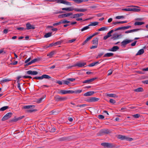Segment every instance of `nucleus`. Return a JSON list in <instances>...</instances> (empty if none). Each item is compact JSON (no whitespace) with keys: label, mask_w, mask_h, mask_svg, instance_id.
<instances>
[{"label":"nucleus","mask_w":148,"mask_h":148,"mask_svg":"<svg viewBox=\"0 0 148 148\" xmlns=\"http://www.w3.org/2000/svg\"><path fill=\"white\" fill-rule=\"evenodd\" d=\"M62 10H66L69 11H72L73 10L78 12H85L87 10L86 9H78L77 8H74L73 7H70L69 8H63L62 9Z\"/></svg>","instance_id":"nucleus-1"},{"label":"nucleus","mask_w":148,"mask_h":148,"mask_svg":"<svg viewBox=\"0 0 148 148\" xmlns=\"http://www.w3.org/2000/svg\"><path fill=\"white\" fill-rule=\"evenodd\" d=\"M47 1L50 2H55L57 1V2L59 3H63L68 5L71 6V2L67 1L65 0H46Z\"/></svg>","instance_id":"nucleus-2"},{"label":"nucleus","mask_w":148,"mask_h":148,"mask_svg":"<svg viewBox=\"0 0 148 148\" xmlns=\"http://www.w3.org/2000/svg\"><path fill=\"white\" fill-rule=\"evenodd\" d=\"M117 138L121 140H126L127 141H132L133 140V139L131 138H129L127 137V136H123L121 135H118Z\"/></svg>","instance_id":"nucleus-3"},{"label":"nucleus","mask_w":148,"mask_h":148,"mask_svg":"<svg viewBox=\"0 0 148 148\" xmlns=\"http://www.w3.org/2000/svg\"><path fill=\"white\" fill-rule=\"evenodd\" d=\"M75 80V78H68L66 80H62V82L63 84L68 85L70 84L71 82H73Z\"/></svg>","instance_id":"nucleus-4"},{"label":"nucleus","mask_w":148,"mask_h":148,"mask_svg":"<svg viewBox=\"0 0 148 148\" xmlns=\"http://www.w3.org/2000/svg\"><path fill=\"white\" fill-rule=\"evenodd\" d=\"M55 99L56 101H62L66 100L67 98L66 97H61L57 95L55 96Z\"/></svg>","instance_id":"nucleus-5"},{"label":"nucleus","mask_w":148,"mask_h":148,"mask_svg":"<svg viewBox=\"0 0 148 148\" xmlns=\"http://www.w3.org/2000/svg\"><path fill=\"white\" fill-rule=\"evenodd\" d=\"M111 132L108 129H104L101 130L99 132L100 135L104 134H108L110 133Z\"/></svg>","instance_id":"nucleus-6"},{"label":"nucleus","mask_w":148,"mask_h":148,"mask_svg":"<svg viewBox=\"0 0 148 148\" xmlns=\"http://www.w3.org/2000/svg\"><path fill=\"white\" fill-rule=\"evenodd\" d=\"M12 115V112H9L5 114L1 119L2 121H4L10 118Z\"/></svg>","instance_id":"nucleus-7"},{"label":"nucleus","mask_w":148,"mask_h":148,"mask_svg":"<svg viewBox=\"0 0 148 148\" xmlns=\"http://www.w3.org/2000/svg\"><path fill=\"white\" fill-rule=\"evenodd\" d=\"M35 29V27L34 25H31L29 23H28L26 24V28L25 29Z\"/></svg>","instance_id":"nucleus-8"},{"label":"nucleus","mask_w":148,"mask_h":148,"mask_svg":"<svg viewBox=\"0 0 148 148\" xmlns=\"http://www.w3.org/2000/svg\"><path fill=\"white\" fill-rule=\"evenodd\" d=\"M101 145L104 147H107L110 148H112L113 147L112 144L108 143H102L101 144Z\"/></svg>","instance_id":"nucleus-9"},{"label":"nucleus","mask_w":148,"mask_h":148,"mask_svg":"<svg viewBox=\"0 0 148 148\" xmlns=\"http://www.w3.org/2000/svg\"><path fill=\"white\" fill-rule=\"evenodd\" d=\"M73 14L72 13H69L59 15L58 16V17L59 18H61L65 17H68L72 15Z\"/></svg>","instance_id":"nucleus-10"},{"label":"nucleus","mask_w":148,"mask_h":148,"mask_svg":"<svg viewBox=\"0 0 148 148\" xmlns=\"http://www.w3.org/2000/svg\"><path fill=\"white\" fill-rule=\"evenodd\" d=\"M132 41V40H128V39H126L123 41L121 42L122 44L121 45L123 46H125L126 45L130 43Z\"/></svg>","instance_id":"nucleus-11"},{"label":"nucleus","mask_w":148,"mask_h":148,"mask_svg":"<svg viewBox=\"0 0 148 148\" xmlns=\"http://www.w3.org/2000/svg\"><path fill=\"white\" fill-rule=\"evenodd\" d=\"M40 60V59L39 58H35V59L33 60H32L31 61L29 62L28 63H27V64H26V65L27 66L31 64L32 63H35L39 61Z\"/></svg>","instance_id":"nucleus-12"},{"label":"nucleus","mask_w":148,"mask_h":148,"mask_svg":"<svg viewBox=\"0 0 148 148\" xmlns=\"http://www.w3.org/2000/svg\"><path fill=\"white\" fill-rule=\"evenodd\" d=\"M26 73L29 75H35L38 74V72L36 71L29 70L26 71Z\"/></svg>","instance_id":"nucleus-13"},{"label":"nucleus","mask_w":148,"mask_h":148,"mask_svg":"<svg viewBox=\"0 0 148 148\" xmlns=\"http://www.w3.org/2000/svg\"><path fill=\"white\" fill-rule=\"evenodd\" d=\"M99 100V99L95 97H90L87 100V101L90 102H94L97 101Z\"/></svg>","instance_id":"nucleus-14"},{"label":"nucleus","mask_w":148,"mask_h":148,"mask_svg":"<svg viewBox=\"0 0 148 148\" xmlns=\"http://www.w3.org/2000/svg\"><path fill=\"white\" fill-rule=\"evenodd\" d=\"M96 79V78H93L90 79H87L83 82V83L90 84L95 80Z\"/></svg>","instance_id":"nucleus-15"},{"label":"nucleus","mask_w":148,"mask_h":148,"mask_svg":"<svg viewBox=\"0 0 148 148\" xmlns=\"http://www.w3.org/2000/svg\"><path fill=\"white\" fill-rule=\"evenodd\" d=\"M83 14L82 13L75 14H73L72 16H71V18H76L81 16H83Z\"/></svg>","instance_id":"nucleus-16"},{"label":"nucleus","mask_w":148,"mask_h":148,"mask_svg":"<svg viewBox=\"0 0 148 148\" xmlns=\"http://www.w3.org/2000/svg\"><path fill=\"white\" fill-rule=\"evenodd\" d=\"M119 49L117 46H114L111 49H108V51H116Z\"/></svg>","instance_id":"nucleus-17"},{"label":"nucleus","mask_w":148,"mask_h":148,"mask_svg":"<svg viewBox=\"0 0 148 148\" xmlns=\"http://www.w3.org/2000/svg\"><path fill=\"white\" fill-rule=\"evenodd\" d=\"M35 106L33 105H30L28 106H24L23 107V108L24 109H29L30 108H34Z\"/></svg>","instance_id":"nucleus-18"},{"label":"nucleus","mask_w":148,"mask_h":148,"mask_svg":"<svg viewBox=\"0 0 148 148\" xmlns=\"http://www.w3.org/2000/svg\"><path fill=\"white\" fill-rule=\"evenodd\" d=\"M98 38H94L93 39L92 41V43L93 45H97L98 44Z\"/></svg>","instance_id":"nucleus-19"},{"label":"nucleus","mask_w":148,"mask_h":148,"mask_svg":"<svg viewBox=\"0 0 148 148\" xmlns=\"http://www.w3.org/2000/svg\"><path fill=\"white\" fill-rule=\"evenodd\" d=\"M94 93V92L93 91L88 92L85 93L84 95V96H90L93 94Z\"/></svg>","instance_id":"nucleus-20"},{"label":"nucleus","mask_w":148,"mask_h":148,"mask_svg":"<svg viewBox=\"0 0 148 148\" xmlns=\"http://www.w3.org/2000/svg\"><path fill=\"white\" fill-rule=\"evenodd\" d=\"M139 30H140V29H134L132 30L126 31L125 32V34H128L130 33H132L133 32L137 31Z\"/></svg>","instance_id":"nucleus-21"},{"label":"nucleus","mask_w":148,"mask_h":148,"mask_svg":"<svg viewBox=\"0 0 148 148\" xmlns=\"http://www.w3.org/2000/svg\"><path fill=\"white\" fill-rule=\"evenodd\" d=\"M86 65V63L85 62H79L76 64V66L79 67H82Z\"/></svg>","instance_id":"nucleus-22"},{"label":"nucleus","mask_w":148,"mask_h":148,"mask_svg":"<svg viewBox=\"0 0 148 148\" xmlns=\"http://www.w3.org/2000/svg\"><path fill=\"white\" fill-rule=\"evenodd\" d=\"M134 91L136 92H142L143 91V88L141 87H139L137 89L134 90Z\"/></svg>","instance_id":"nucleus-23"},{"label":"nucleus","mask_w":148,"mask_h":148,"mask_svg":"<svg viewBox=\"0 0 148 148\" xmlns=\"http://www.w3.org/2000/svg\"><path fill=\"white\" fill-rule=\"evenodd\" d=\"M114 54L112 53H107L104 55L103 57H109L112 56Z\"/></svg>","instance_id":"nucleus-24"},{"label":"nucleus","mask_w":148,"mask_h":148,"mask_svg":"<svg viewBox=\"0 0 148 148\" xmlns=\"http://www.w3.org/2000/svg\"><path fill=\"white\" fill-rule=\"evenodd\" d=\"M75 2L79 3L84 2L87 1L88 0H73Z\"/></svg>","instance_id":"nucleus-25"},{"label":"nucleus","mask_w":148,"mask_h":148,"mask_svg":"<svg viewBox=\"0 0 148 148\" xmlns=\"http://www.w3.org/2000/svg\"><path fill=\"white\" fill-rule=\"evenodd\" d=\"M144 52V50L143 49H141L138 51L136 54V55H140L143 54Z\"/></svg>","instance_id":"nucleus-26"},{"label":"nucleus","mask_w":148,"mask_h":148,"mask_svg":"<svg viewBox=\"0 0 148 148\" xmlns=\"http://www.w3.org/2000/svg\"><path fill=\"white\" fill-rule=\"evenodd\" d=\"M145 23L143 22H136L135 23L134 25H140Z\"/></svg>","instance_id":"nucleus-27"},{"label":"nucleus","mask_w":148,"mask_h":148,"mask_svg":"<svg viewBox=\"0 0 148 148\" xmlns=\"http://www.w3.org/2000/svg\"><path fill=\"white\" fill-rule=\"evenodd\" d=\"M107 96L109 97L114 98L117 97H118L117 95L114 94H108L107 95Z\"/></svg>","instance_id":"nucleus-28"},{"label":"nucleus","mask_w":148,"mask_h":148,"mask_svg":"<svg viewBox=\"0 0 148 148\" xmlns=\"http://www.w3.org/2000/svg\"><path fill=\"white\" fill-rule=\"evenodd\" d=\"M41 77L42 79L43 78L49 79L51 78V77L47 75H43L41 76Z\"/></svg>","instance_id":"nucleus-29"},{"label":"nucleus","mask_w":148,"mask_h":148,"mask_svg":"<svg viewBox=\"0 0 148 148\" xmlns=\"http://www.w3.org/2000/svg\"><path fill=\"white\" fill-rule=\"evenodd\" d=\"M98 22H91L90 23V24L89 25V26H96V25H97L98 24Z\"/></svg>","instance_id":"nucleus-30"},{"label":"nucleus","mask_w":148,"mask_h":148,"mask_svg":"<svg viewBox=\"0 0 148 148\" xmlns=\"http://www.w3.org/2000/svg\"><path fill=\"white\" fill-rule=\"evenodd\" d=\"M59 94L61 93L62 94H67L66 90H60L58 92Z\"/></svg>","instance_id":"nucleus-31"},{"label":"nucleus","mask_w":148,"mask_h":148,"mask_svg":"<svg viewBox=\"0 0 148 148\" xmlns=\"http://www.w3.org/2000/svg\"><path fill=\"white\" fill-rule=\"evenodd\" d=\"M52 32H48L45 35L44 37L45 38H48L51 36L52 35Z\"/></svg>","instance_id":"nucleus-32"},{"label":"nucleus","mask_w":148,"mask_h":148,"mask_svg":"<svg viewBox=\"0 0 148 148\" xmlns=\"http://www.w3.org/2000/svg\"><path fill=\"white\" fill-rule=\"evenodd\" d=\"M127 23V21H124L121 22H113V24L114 25H116L119 23Z\"/></svg>","instance_id":"nucleus-33"},{"label":"nucleus","mask_w":148,"mask_h":148,"mask_svg":"<svg viewBox=\"0 0 148 148\" xmlns=\"http://www.w3.org/2000/svg\"><path fill=\"white\" fill-rule=\"evenodd\" d=\"M92 38L90 36L87 38L85 41L83 43V45H84L88 41H89Z\"/></svg>","instance_id":"nucleus-34"},{"label":"nucleus","mask_w":148,"mask_h":148,"mask_svg":"<svg viewBox=\"0 0 148 148\" xmlns=\"http://www.w3.org/2000/svg\"><path fill=\"white\" fill-rule=\"evenodd\" d=\"M9 108L8 106H5L1 108L0 109V111H4Z\"/></svg>","instance_id":"nucleus-35"},{"label":"nucleus","mask_w":148,"mask_h":148,"mask_svg":"<svg viewBox=\"0 0 148 148\" xmlns=\"http://www.w3.org/2000/svg\"><path fill=\"white\" fill-rule=\"evenodd\" d=\"M89 28V25L88 26H85L82 28L81 29V30L82 32H83V31L87 30Z\"/></svg>","instance_id":"nucleus-36"},{"label":"nucleus","mask_w":148,"mask_h":148,"mask_svg":"<svg viewBox=\"0 0 148 148\" xmlns=\"http://www.w3.org/2000/svg\"><path fill=\"white\" fill-rule=\"evenodd\" d=\"M11 80V79H4L1 80V82L2 83H4L5 82H8Z\"/></svg>","instance_id":"nucleus-37"},{"label":"nucleus","mask_w":148,"mask_h":148,"mask_svg":"<svg viewBox=\"0 0 148 148\" xmlns=\"http://www.w3.org/2000/svg\"><path fill=\"white\" fill-rule=\"evenodd\" d=\"M54 54V52L51 51L49 53L47 54V56H49L50 58L52 57V56Z\"/></svg>","instance_id":"nucleus-38"},{"label":"nucleus","mask_w":148,"mask_h":148,"mask_svg":"<svg viewBox=\"0 0 148 148\" xmlns=\"http://www.w3.org/2000/svg\"><path fill=\"white\" fill-rule=\"evenodd\" d=\"M114 31V29H112L107 34V35L109 36V37H110L111 36V34L112 33H113Z\"/></svg>","instance_id":"nucleus-39"},{"label":"nucleus","mask_w":148,"mask_h":148,"mask_svg":"<svg viewBox=\"0 0 148 148\" xmlns=\"http://www.w3.org/2000/svg\"><path fill=\"white\" fill-rule=\"evenodd\" d=\"M61 23H64V24H66V23H70V21L66 20H64L63 21H61Z\"/></svg>","instance_id":"nucleus-40"},{"label":"nucleus","mask_w":148,"mask_h":148,"mask_svg":"<svg viewBox=\"0 0 148 148\" xmlns=\"http://www.w3.org/2000/svg\"><path fill=\"white\" fill-rule=\"evenodd\" d=\"M45 97H42L40 99H38L37 101V102L38 103H40L42 100Z\"/></svg>","instance_id":"nucleus-41"},{"label":"nucleus","mask_w":148,"mask_h":148,"mask_svg":"<svg viewBox=\"0 0 148 148\" xmlns=\"http://www.w3.org/2000/svg\"><path fill=\"white\" fill-rule=\"evenodd\" d=\"M104 54L103 52H101L99 53L97 55L96 58H100Z\"/></svg>","instance_id":"nucleus-42"},{"label":"nucleus","mask_w":148,"mask_h":148,"mask_svg":"<svg viewBox=\"0 0 148 148\" xmlns=\"http://www.w3.org/2000/svg\"><path fill=\"white\" fill-rule=\"evenodd\" d=\"M107 28L105 27H102L98 29V31H104L107 29Z\"/></svg>","instance_id":"nucleus-43"},{"label":"nucleus","mask_w":148,"mask_h":148,"mask_svg":"<svg viewBox=\"0 0 148 148\" xmlns=\"http://www.w3.org/2000/svg\"><path fill=\"white\" fill-rule=\"evenodd\" d=\"M122 10L127 11H132V10L131 9V8L122 9Z\"/></svg>","instance_id":"nucleus-44"},{"label":"nucleus","mask_w":148,"mask_h":148,"mask_svg":"<svg viewBox=\"0 0 148 148\" xmlns=\"http://www.w3.org/2000/svg\"><path fill=\"white\" fill-rule=\"evenodd\" d=\"M124 18V16H116L115 18L116 19H119L121 18Z\"/></svg>","instance_id":"nucleus-45"},{"label":"nucleus","mask_w":148,"mask_h":148,"mask_svg":"<svg viewBox=\"0 0 148 148\" xmlns=\"http://www.w3.org/2000/svg\"><path fill=\"white\" fill-rule=\"evenodd\" d=\"M62 42V41H58L55 43H54V45H55V46L57 45H60Z\"/></svg>","instance_id":"nucleus-46"},{"label":"nucleus","mask_w":148,"mask_h":148,"mask_svg":"<svg viewBox=\"0 0 148 148\" xmlns=\"http://www.w3.org/2000/svg\"><path fill=\"white\" fill-rule=\"evenodd\" d=\"M119 36H120L119 35H114L112 38L114 39L115 40L116 39L118 38Z\"/></svg>","instance_id":"nucleus-47"},{"label":"nucleus","mask_w":148,"mask_h":148,"mask_svg":"<svg viewBox=\"0 0 148 148\" xmlns=\"http://www.w3.org/2000/svg\"><path fill=\"white\" fill-rule=\"evenodd\" d=\"M110 102L114 104L116 103V101L112 99H110Z\"/></svg>","instance_id":"nucleus-48"},{"label":"nucleus","mask_w":148,"mask_h":148,"mask_svg":"<svg viewBox=\"0 0 148 148\" xmlns=\"http://www.w3.org/2000/svg\"><path fill=\"white\" fill-rule=\"evenodd\" d=\"M61 24V21H60L59 22L54 23L53 24V26H56L58 25H60Z\"/></svg>","instance_id":"nucleus-49"},{"label":"nucleus","mask_w":148,"mask_h":148,"mask_svg":"<svg viewBox=\"0 0 148 148\" xmlns=\"http://www.w3.org/2000/svg\"><path fill=\"white\" fill-rule=\"evenodd\" d=\"M131 9L132 10V11L139 12L140 10L138 9L131 8Z\"/></svg>","instance_id":"nucleus-50"},{"label":"nucleus","mask_w":148,"mask_h":148,"mask_svg":"<svg viewBox=\"0 0 148 148\" xmlns=\"http://www.w3.org/2000/svg\"><path fill=\"white\" fill-rule=\"evenodd\" d=\"M131 26L130 25L127 26H124L123 27V30H125L126 29H128L129 28H130L131 27Z\"/></svg>","instance_id":"nucleus-51"},{"label":"nucleus","mask_w":148,"mask_h":148,"mask_svg":"<svg viewBox=\"0 0 148 148\" xmlns=\"http://www.w3.org/2000/svg\"><path fill=\"white\" fill-rule=\"evenodd\" d=\"M108 75L109 76L112 73V69H110L108 71Z\"/></svg>","instance_id":"nucleus-52"},{"label":"nucleus","mask_w":148,"mask_h":148,"mask_svg":"<svg viewBox=\"0 0 148 148\" xmlns=\"http://www.w3.org/2000/svg\"><path fill=\"white\" fill-rule=\"evenodd\" d=\"M66 92H67V94H68V93H73L75 92L74 91H73V90H66Z\"/></svg>","instance_id":"nucleus-53"},{"label":"nucleus","mask_w":148,"mask_h":148,"mask_svg":"<svg viewBox=\"0 0 148 148\" xmlns=\"http://www.w3.org/2000/svg\"><path fill=\"white\" fill-rule=\"evenodd\" d=\"M140 115L139 114H135L133 115V116L135 118H138L139 117Z\"/></svg>","instance_id":"nucleus-54"},{"label":"nucleus","mask_w":148,"mask_h":148,"mask_svg":"<svg viewBox=\"0 0 148 148\" xmlns=\"http://www.w3.org/2000/svg\"><path fill=\"white\" fill-rule=\"evenodd\" d=\"M98 118L100 119H103L104 118V116L102 115H99L98 116Z\"/></svg>","instance_id":"nucleus-55"},{"label":"nucleus","mask_w":148,"mask_h":148,"mask_svg":"<svg viewBox=\"0 0 148 148\" xmlns=\"http://www.w3.org/2000/svg\"><path fill=\"white\" fill-rule=\"evenodd\" d=\"M121 29L123 30V27H118V28L115 29L114 30V31H116L117 30H121Z\"/></svg>","instance_id":"nucleus-56"},{"label":"nucleus","mask_w":148,"mask_h":148,"mask_svg":"<svg viewBox=\"0 0 148 148\" xmlns=\"http://www.w3.org/2000/svg\"><path fill=\"white\" fill-rule=\"evenodd\" d=\"M16 29L20 31H23L25 29V28L23 27H19L16 28Z\"/></svg>","instance_id":"nucleus-57"},{"label":"nucleus","mask_w":148,"mask_h":148,"mask_svg":"<svg viewBox=\"0 0 148 148\" xmlns=\"http://www.w3.org/2000/svg\"><path fill=\"white\" fill-rule=\"evenodd\" d=\"M31 60V58L30 57L25 61V63H26V64H27V63H28V62L29 61H30Z\"/></svg>","instance_id":"nucleus-58"},{"label":"nucleus","mask_w":148,"mask_h":148,"mask_svg":"<svg viewBox=\"0 0 148 148\" xmlns=\"http://www.w3.org/2000/svg\"><path fill=\"white\" fill-rule=\"evenodd\" d=\"M42 79V77H41V76L40 77H34L33 78V79Z\"/></svg>","instance_id":"nucleus-59"},{"label":"nucleus","mask_w":148,"mask_h":148,"mask_svg":"<svg viewBox=\"0 0 148 148\" xmlns=\"http://www.w3.org/2000/svg\"><path fill=\"white\" fill-rule=\"evenodd\" d=\"M22 77L23 78H32V77L30 76H26V75L23 76Z\"/></svg>","instance_id":"nucleus-60"},{"label":"nucleus","mask_w":148,"mask_h":148,"mask_svg":"<svg viewBox=\"0 0 148 148\" xmlns=\"http://www.w3.org/2000/svg\"><path fill=\"white\" fill-rule=\"evenodd\" d=\"M57 83L60 85H62V84H63L62 81H61L60 80H58L57 81Z\"/></svg>","instance_id":"nucleus-61"},{"label":"nucleus","mask_w":148,"mask_h":148,"mask_svg":"<svg viewBox=\"0 0 148 148\" xmlns=\"http://www.w3.org/2000/svg\"><path fill=\"white\" fill-rule=\"evenodd\" d=\"M17 82L18 83V84L17 85V87L20 90H21V87H20V84L19 82V81H17Z\"/></svg>","instance_id":"nucleus-62"},{"label":"nucleus","mask_w":148,"mask_h":148,"mask_svg":"<svg viewBox=\"0 0 148 148\" xmlns=\"http://www.w3.org/2000/svg\"><path fill=\"white\" fill-rule=\"evenodd\" d=\"M97 45H95L92 46V47H90V48L91 49H95L97 48Z\"/></svg>","instance_id":"nucleus-63"},{"label":"nucleus","mask_w":148,"mask_h":148,"mask_svg":"<svg viewBox=\"0 0 148 148\" xmlns=\"http://www.w3.org/2000/svg\"><path fill=\"white\" fill-rule=\"evenodd\" d=\"M56 129L54 127H53L50 130V131L51 132H53L56 131Z\"/></svg>","instance_id":"nucleus-64"}]
</instances>
